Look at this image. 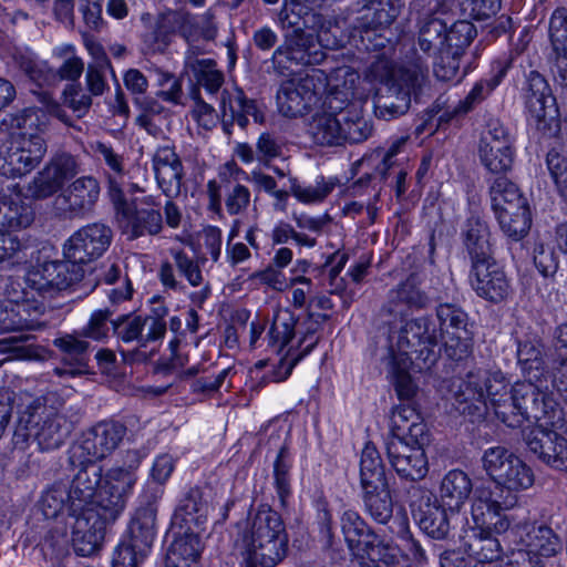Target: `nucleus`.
<instances>
[{
  "instance_id": "1",
  "label": "nucleus",
  "mask_w": 567,
  "mask_h": 567,
  "mask_svg": "<svg viewBox=\"0 0 567 567\" xmlns=\"http://www.w3.org/2000/svg\"><path fill=\"white\" fill-rule=\"evenodd\" d=\"M412 68H392L388 61H377L370 71L381 86L374 96L375 115L391 120L405 114L411 105V96L416 99L425 80L423 58L416 55L411 61Z\"/></svg>"
},
{
  "instance_id": "2",
  "label": "nucleus",
  "mask_w": 567,
  "mask_h": 567,
  "mask_svg": "<svg viewBox=\"0 0 567 567\" xmlns=\"http://www.w3.org/2000/svg\"><path fill=\"white\" fill-rule=\"evenodd\" d=\"M245 567H275L287 555L288 535L277 512L260 508L237 539Z\"/></svg>"
},
{
  "instance_id": "3",
  "label": "nucleus",
  "mask_w": 567,
  "mask_h": 567,
  "mask_svg": "<svg viewBox=\"0 0 567 567\" xmlns=\"http://www.w3.org/2000/svg\"><path fill=\"white\" fill-rule=\"evenodd\" d=\"M439 331L430 317L423 316L411 320L394 318L389 322V350L393 360L410 358L422 361L424 368H431L439 359Z\"/></svg>"
},
{
  "instance_id": "4",
  "label": "nucleus",
  "mask_w": 567,
  "mask_h": 567,
  "mask_svg": "<svg viewBox=\"0 0 567 567\" xmlns=\"http://www.w3.org/2000/svg\"><path fill=\"white\" fill-rule=\"evenodd\" d=\"M526 422H535L538 427H563V410L547 393L530 381L512 385V398L502 423L518 429Z\"/></svg>"
},
{
  "instance_id": "5",
  "label": "nucleus",
  "mask_w": 567,
  "mask_h": 567,
  "mask_svg": "<svg viewBox=\"0 0 567 567\" xmlns=\"http://www.w3.org/2000/svg\"><path fill=\"white\" fill-rule=\"evenodd\" d=\"M71 431L72 425L64 415L52 406L34 404L19 414L14 439L23 443L33 437L41 450L49 451L60 447Z\"/></svg>"
},
{
  "instance_id": "6",
  "label": "nucleus",
  "mask_w": 567,
  "mask_h": 567,
  "mask_svg": "<svg viewBox=\"0 0 567 567\" xmlns=\"http://www.w3.org/2000/svg\"><path fill=\"white\" fill-rule=\"evenodd\" d=\"M326 80L321 70L312 69L305 75L284 81L277 92L279 112L290 118L307 114L326 87Z\"/></svg>"
},
{
  "instance_id": "7",
  "label": "nucleus",
  "mask_w": 567,
  "mask_h": 567,
  "mask_svg": "<svg viewBox=\"0 0 567 567\" xmlns=\"http://www.w3.org/2000/svg\"><path fill=\"white\" fill-rule=\"evenodd\" d=\"M324 59L326 52L321 50L315 33L299 29L285 34L282 43L271 55V63L277 73L285 75L293 66L315 65Z\"/></svg>"
},
{
  "instance_id": "8",
  "label": "nucleus",
  "mask_w": 567,
  "mask_h": 567,
  "mask_svg": "<svg viewBox=\"0 0 567 567\" xmlns=\"http://www.w3.org/2000/svg\"><path fill=\"white\" fill-rule=\"evenodd\" d=\"M110 197L115 206L118 227L128 239L146 235L155 236L161 233L163 228L161 212L153 208L137 209L130 205L116 178L110 181Z\"/></svg>"
},
{
  "instance_id": "9",
  "label": "nucleus",
  "mask_w": 567,
  "mask_h": 567,
  "mask_svg": "<svg viewBox=\"0 0 567 567\" xmlns=\"http://www.w3.org/2000/svg\"><path fill=\"white\" fill-rule=\"evenodd\" d=\"M478 156L483 166L492 174H507L515 161L514 138L498 120H491L483 132Z\"/></svg>"
},
{
  "instance_id": "10",
  "label": "nucleus",
  "mask_w": 567,
  "mask_h": 567,
  "mask_svg": "<svg viewBox=\"0 0 567 567\" xmlns=\"http://www.w3.org/2000/svg\"><path fill=\"white\" fill-rule=\"evenodd\" d=\"M440 338L449 334L444 343V352L453 361H461L467 358L472 349V338L468 331V316L455 303H440L436 307Z\"/></svg>"
},
{
  "instance_id": "11",
  "label": "nucleus",
  "mask_w": 567,
  "mask_h": 567,
  "mask_svg": "<svg viewBox=\"0 0 567 567\" xmlns=\"http://www.w3.org/2000/svg\"><path fill=\"white\" fill-rule=\"evenodd\" d=\"M525 105L539 131L558 128L559 111L556 99L545 78L537 71L529 72L525 89Z\"/></svg>"
},
{
  "instance_id": "12",
  "label": "nucleus",
  "mask_w": 567,
  "mask_h": 567,
  "mask_svg": "<svg viewBox=\"0 0 567 567\" xmlns=\"http://www.w3.org/2000/svg\"><path fill=\"white\" fill-rule=\"evenodd\" d=\"M100 192V183L95 177H79L55 197L54 207L64 218H83L93 210Z\"/></svg>"
},
{
  "instance_id": "13",
  "label": "nucleus",
  "mask_w": 567,
  "mask_h": 567,
  "mask_svg": "<svg viewBox=\"0 0 567 567\" xmlns=\"http://www.w3.org/2000/svg\"><path fill=\"white\" fill-rule=\"evenodd\" d=\"M113 239L112 229L102 223H92L76 230L64 244L65 258L83 264L101 257Z\"/></svg>"
},
{
  "instance_id": "14",
  "label": "nucleus",
  "mask_w": 567,
  "mask_h": 567,
  "mask_svg": "<svg viewBox=\"0 0 567 567\" xmlns=\"http://www.w3.org/2000/svg\"><path fill=\"white\" fill-rule=\"evenodd\" d=\"M470 284L475 293L492 303H499L511 295V282L495 258L471 265Z\"/></svg>"
},
{
  "instance_id": "15",
  "label": "nucleus",
  "mask_w": 567,
  "mask_h": 567,
  "mask_svg": "<svg viewBox=\"0 0 567 567\" xmlns=\"http://www.w3.org/2000/svg\"><path fill=\"white\" fill-rule=\"evenodd\" d=\"M558 427H537L525 437L528 453L557 471H567V439Z\"/></svg>"
},
{
  "instance_id": "16",
  "label": "nucleus",
  "mask_w": 567,
  "mask_h": 567,
  "mask_svg": "<svg viewBox=\"0 0 567 567\" xmlns=\"http://www.w3.org/2000/svg\"><path fill=\"white\" fill-rule=\"evenodd\" d=\"M452 405L471 422L480 421L487 411L485 392L481 385L480 374L467 373L465 379H454L450 384Z\"/></svg>"
},
{
  "instance_id": "17",
  "label": "nucleus",
  "mask_w": 567,
  "mask_h": 567,
  "mask_svg": "<svg viewBox=\"0 0 567 567\" xmlns=\"http://www.w3.org/2000/svg\"><path fill=\"white\" fill-rule=\"evenodd\" d=\"M126 427L116 421H102L89 429L83 436L80 449L87 462L102 460L117 449Z\"/></svg>"
},
{
  "instance_id": "18",
  "label": "nucleus",
  "mask_w": 567,
  "mask_h": 567,
  "mask_svg": "<svg viewBox=\"0 0 567 567\" xmlns=\"http://www.w3.org/2000/svg\"><path fill=\"white\" fill-rule=\"evenodd\" d=\"M171 256L173 258V262H162L158 270L159 280L166 289L174 291H182L185 289V286L177 280L175 268L181 276L186 278L190 286L198 287L203 284L204 277L200 269V261H204L205 258L195 260L183 249H171Z\"/></svg>"
},
{
  "instance_id": "19",
  "label": "nucleus",
  "mask_w": 567,
  "mask_h": 567,
  "mask_svg": "<svg viewBox=\"0 0 567 567\" xmlns=\"http://www.w3.org/2000/svg\"><path fill=\"white\" fill-rule=\"evenodd\" d=\"M53 346L61 353V362L68 368H55L54 374L58 377H75L86 372L92 350L91 343L81 333L64 334L54 339Z\"/></svg>"
},
{
  "instance_id": "20",
  "label": "nucleus",
  "mask_w": 567,
  "mask_h": 567,
  "mask_svg": "<svg viewBox=\"0 0 567 567\" xmlns=\"http://www.w3.org/2000/svg\"><path fill=\"white\" fill-rule=\"evenodd\" d=\"M158 187L169 197H177L181 194L184 168L179 156L172 147H159L153 156Z\"/></svg>"
},
{
  "instance_id": "21",
  "label": "nucleus",
  "mask_w": 567,
  "mask_h": 567,
  "mask_svg": "<svg viewBox=\"0 0 567 567\" xmlns=\"http://www.w3.org/2000/svg\"><path fill=\"white\" fill-rule=\"evenodd\" d=\"M430 298L415 284L413 277H409L396 288L389 291L388 301L382 307L383 316L402 318L412 310H421L429 306Z\"/></svg>"
},
{
  "instance_id": "22",
  "label": "nucleus",
  "mask_w": 567,
  "mask_h": 567,
  "mask_svg": "<svg viewBox=\"0 0 567 567\" xmlns=\"http://www.w3.org/2000/svg\"><path fill=\"white\" fill-rule=\"evenodd\" d=\"M225 192V206L231 216L244 214L250 205V190L237 182L226 181L223 185L216 181L207 184L208 210L223 217L221 189Z\"/></svg>"
},
{
  "instance_id": "23",
  "label": "nucleus",
  "mask_w": 567,
  "mask_h": 567,
  "mask_svg": "<svg viewBox=\"0 0 567 567\" xmlns=\"http://www.w3.org/2000/svg\"><path fill=\"white\" fill-rule=\"evenodd\" d=\"M212 18L209 12L202 17L183 10L164 13L165 28H173L174 33H178L186 42L214 39L216 30L212 24Z\"/></svg>"
},
{
  "instance_id": "24",
  "label": "nucleus",
  "mask_w": 567,
  "mask_h": 567,
  "mask_svg": "<svg viewBox=\"0 0 567 567\" xmlns=\"http://www.w3.org/2000/svg\"><path fill=\"white\" fill-rule=\"evenodd\" d=\"M101 284L109 286L120 284V287L113 288L109 292V299L112 305H117L132 298V282L118 262H103L92 274L86 276L83 286L89 288V291H93Z\"/></svg>"
},
{
  "instance_id": "25",
  "label": "nucleus",
  "mask_w": 567,
  "mask_h": 567,
  "mask_svg": "<svg viewBox=\"0 0 567 567\" xmlns=\"http://www.w3.org/2000/svg\"><path fill=\"white\" fill-rule=\"evenodd\" d=\"M461 237L471 265L494 258L488 225L478 215H471L464 223Z\"/></svg>"
},
{
  "instance_id": "26",
  "label": "nucleus",
  "mask_w": 567,
  "mask_h": 567,
  "mask_svg": "<svg viewBox=\"0 0 567 567\" xmlns=\"http://www.w3.org/2000/svg\"><path fill=\"white\" fill-rule=\"evenodd\" d=\"M445 31L446 23L442 19L436 17H429L424 19L420 24L417 35V45L422 54L414 51L412 56L408 58V63L411 64V61L416 55L422 56L425 65V72L427 70V65L425 63L426 58H435L445 53Z\"/></svg>"
},
{
  "instance_id": "27",
  "label": "nucleus",
  "mask_w": 567,
  "mask_h": 567,
  "mask_svg": "<svg viewBox=\"0 0 567 567\" xmlns=\"http://www.w3.org/2000/svg\"><path fill=\"white\" fill-rule=\"evenodd\" d=\"M476 373L480 374L487 408L491 406L497 420L502 422L509 406L512 385L501 371H477Z\"/></svg>"
},
{
  "instance_id": "28",
  "label": "nucleus",
  "mask_w": 567,
  "mask_h": 567,
  "mask_svg": "<svg viewBox=\"0 0 567 567\" xmlns=\"http://www.w3.org/2000/svg\"><path fill=\"white\" fill-rule=\"evenodd\" d=\"M105 528L82 513L75 517L72 530V546L79 556L87 557L95 554L102 546Z\"/></svg>"
},
{
  "instance_id": "29",
  "label": "nucleus",
  "mask_w": 567,
  "mask_h": 567,
  "mask_svg": "<svg viewBox=\"0 0 567 567\" xmlns=\"http://www.w3.org/2000/svg\"><path fill=\"white\" fill-rule=\"evenodd\" d=\"M75 514L78 511L84 516L97 523L106 529L109 523H113L125 508L124 498H68Z\"/></svg>"
},
{
  "instance_id": "30",
  "label": "nucleus",
  "mask_w": 567,
  "mask_h": 567,
  "mask_svg": "<svg viewBox=\"0 0 567 567\" xmlns=\"http://www.w3.org/2000/svg\"><path fill=\"white\" fill-rule=\"evenodd\" d=\"M157 506L154 501L142 502L131 517L130 539L137 543V548H151L156 534Z\"/></svg>"
},
{
  "instance_id": "31",
  "label": "nucleus",
  "mask_w": 567,
  "mask_h": 567,
  "mask_svg": "<svg viewBox=\"0 0 567 567\" xmlns=\"http://www.w3.org/2000/svg\"><path fill=\"white\" fill-rule=\"evenodd\" d=\"M414 516L420 528L430 537L443 539L447 536L450 523L442 498H425V502L419 505V511Z\"/></svg>"
},
{
  "instance_id": "32",
  "label": "nucleus",
  "mask_w": 567,
  "mask_h": 567,
  "mask_svg": "<svg viewBox=\"0 0 567 567\" xmlns=\"http://www.w3.org/2000/svg\"><path fill=\"white\" fill-rule=\"evenodd\" d=\"M34 213L19 194L7 196L1 188L0 194V227L12 230L27 228L32 224Z\"/></svg>"
},
{
  "instance_id": "33",
  "label": "nucleus",
  "mask_w": 567,
  "mask_h": 567,
  "mask_svg": "<svg viewBox=\"0 0 567 567\" xmlns=\"http://www.w3.org/2000/svg\"><path fill=\"white\" fill-rule=\"evenodd\" d=\"M520 543L539 557L554 556L560 548V538L546 525H527L518 528Z\"/></svg>"
},
{
  "instance_id": "34",
  "label": "nucleus",
  "mask_w": 567,
  "mask_h": 567,
  "mask_svg": "<svg viewBox=\"0 0 567 567\" xmlns=\"http://www.w3.org/2000/svg\"><path fill=\"white\" fill-rule=\"evenodd\" d=\"M113 336L117 341L124 343L136 342L138 348L123 353L124 360L127 362H145L148 354L140 349V315H121L111 321Z\"/></svg>"
},
{
  "instance_id": "35",
  "label": "nucleus",
  "mask_w": 567,
  "mask_h": 567,
  "mask_svg": "<svg viewBox=\"0 0 567 567\" xmlns=\"http://www.w3.org/2000/svg\"><path fill=\"white\" fill-rule=\"evenodd\" d=\"M514 505V502L502 506L494 498H474L472 515L476 524L485 525L488 528L493 526L497 534H502L507 532L511 525L508 517L502 515V512Z\"/></svg>"
},
{
  "instance_id": "36",
  "label": "nucleus",
  "mask_w": 567,
  "mask_h": 567,
  "mask_svg": "<svg viewBox=\"0 0 567 567\" xmlns=\"http://www.w3.org/2000/svg\"><path fill=\"white\" fill-rule=\"evenodd\" d=\"M342 532L352 555L358 559L365 549L377 540V536L354 512H346L342 516Z\"/></svg>"
},
{
  "instance_id": "37",
  "label": "nucleus",
  "mask_w": 567,
  "mask_h": 567,
  "mask_svg": "<svg viewBox=\"0 0 567 567\" xmlns=\"http://www.w3.org/2000/svg\"><path fill=\"white\" fill-rule=\"evenodd\" d=\"M14 306L17 331L40 330L44 327L41 317L44 315L45 305L42 300L31 299L19 291L12 293Z\"/></svg>"
},
{
  "instance_id": "38",
  "label": "nucleus",
  "mask_w": 567,
  "mask_h": 567,
  "mask_svg": "<svg viewBox=\"0 0 567 567\" xmlns=\"http://www.w3.org/2000/svg\"><path fill=\"white\" fill-rule=\"evenodd\" d=\"M202 551L200 539L193 533L174 538L166 554V567H192Z\"/></svg>"
},
{
  "instance_id": "39",
  "label": "nucleus",
  "mask_w": 567,
  "mask_h": 567,
  "mask_svg": "<svg viewBox=\"0 0 567 567\" xmlns=\"http://www.w3.org/2000/svg\"><path fill=\"white\" fill-rule=\"evenodd\" d=\"M339 118L333 113H316L308 128L313 142L321 146L342 145V127Z\"/></svg>"
},
{
  "instance_id": "40",
  "label": "nucleus",
  "mask_w": 567,
  "mask_h": 567,
  "mask_svg": "<svg viewBox=\"0 0 567 567\" xmlns=\"http://www.w3.org/2000/svg\"><path fill=\"white\" fill-rule=\"evenodd\" d=\"M489 186V196L494 213L509 207H523L528 205L515 183L506 177V174H497Z\"/></svg>"
},
{
  "instance_id": "41",
  "label": "nucleus",
  "mask_w": 567,
  "mask_h": 567,
  "mask_svg": "<svg viewBox=\"0 0 567 567\" xmlns=\"http://www.w3.org/2000/svg\"><path fill=\"white\" fill-rule=\"evenodd\" d=\"M508 69V64L496 61L493 64V76L489 80L477 82L464 100L460 101L454 109L455 115H463L474 109L501 83Z\"/></svg>"
},
{
  "instance_id": "42",
  "label": "nucleus",
  "mask_w": 567,
  "mask_h": 567,
  "mask_svg": "<svg viewBox=\"0 0 567 567\" xmlns=\"http://www.w3.org/2000/svg\"><path fill=\"white\" fill-rule=\"evenodd\" d=\"M465 551L478 563L494 561L503 553L501 542L487 530L473 532L464 542Z\"/></svg>"
},
{
  "instance_id": "43",
  "label": "nucleus",
  "mask_w": 567,
  "mask_h": 567,
  "mask_svg": "<svg viewBox=\"0 0 567 567\" xmlns=\"http://www.w3.org/2000/svg\"><path fill=\"white\" fill-rule=\"evenodd\" d=\"M495 216L503 233L515 241L523 239L529 231L532 217L528 205L498 210Z\"/></svg>"
},
{
  "instance_id": "44",
  "label": "nucleus",
  "mask_w": 567,
  "mask_h": 567,
  "mask_svg": "<svg viewBox=\"0 0 567 567\" xmlns=\"http://www.w3.org/2000/svg\"><path fill=\"white\" fill-rule=\"evenodd\" d=\"M50 280L53 281L55 292L64 290L78 282H85L83 262L65 258V260L48 261Z\"/></svg>"
},
{
  "instance_id": "45",
  "label": "nucleus",
  "mask_w": 567,
  "mask_h": 567,
  "mask_svg": "<svg viewBox=\"0 0 567 567\" xmlns=\"http://www.w3.org/2000/svg\"><path fill=\"white\" fill-rule=\"evenodd\" d=\"M13 62L19 70L32 82L39 86L49 85L55 82L54 70L47 61L40 60L34 54L28 52H16Z\"/></svg>"
},
{
  "instance_id": "46",
  "label": "nucleus",
  "mask_w": 567,
  "mask_h": 567,
  "mask_svg": "<svg viewBox=\"0 0 567 567\" xmlns=\"http://www.w3.org/2000/svg\"><path fill=\"white\" fill-rule=\"evenodd\" d=\"M363 102H354L350 113L343 112L339 118L342 127V144L360 143L367 140L372 127L362 115Z\"/></svg>"
},
{
  "instance_id": "47",
  "label": "nucleus",
  "mask_w": 567,
  "mask_h": 567,
  "mask_svg": "<svg viewBox=\"0 0 567 567\" xmlns=\"http://www.w3.org/2000/svg\"><path fill=\"white\" fill-rule=\"evenodd\" d=\"M442 496H470L475 492L477 496H484L485 493L492 494L484 484L474 483L471 477L461 470L450 471L441 483Z\"/></svg>"
},
{
  "instance_id": "48",
  "label": "nucleus",
  "mask_w": 567,
  "mask_h": 567,
  "mask_svg": "<svg viewBox=\"0 0 567 567\" xmlns=\"http://www.w3.org/2000/svg\"><path fill=\"white\" fill-rule=\"evenodd\" d=\"M48 261L41 267L28 271L24 277V287H21L19 293L37 299L39 296L42 299L52 298L56 292L53 286V281L50 280Z\"/></svg>"
},
{
  "instance_id": "49",
  "label": "nucleus",
  "mask_w": 567,
  "mask_h": 567,
  "mask_svg": "<svg viewBox=\"0 0 567 567\" xmlns=\"http://www.w3.org/2000/svg\"><path fill=\"white\" fill-rule=\"evenodd\" d=\"M297 318L288 309H279L268 331L269 346L277 347L278 351L287 346L295 337Z\"/></svg>"
},
{
  "instance_id": "50",
  "label": "nucleus",
  "mask_w": 567,
  "mask_h": 567,
  "mask_svg": "<svg viewBox=\"0 0 567 567\" xmlns=\"http://www.w3.org/2000/svg\"><path fill=\"white\" fill-rule=\"evenodd\" d=\"M33 339L34 337L30 334L6 338L0 341L1 351L11 359L43 360L44 349L35 346Z\"/></svg>"
},
{
  "instance_id": "51",
  "label": "nucleus",
  "mask_w": 567,
  "mask_h": 567,
  "mask_svg": "<svg viewBox=\"0 0 567 567\" xmlns=\"http://www.w3.org/2000/svg\"><path fill=\"white\" fill-rule=\"evenodd\" d=\"M477 31L475 25L466 20L456 21L446 27L445 31V52L454 56H462L465 49L472 43L476 37Z\"/></svg>"
},
{
  "instance_id": "52",
  "label": "nucleus",
  "mask_w": 567,
  "mask_h": 567,
  "mask_svg": "<svg viewBox=\"0 0 567 567\" xmlns=\"http://www.w3.org/2000/svg\"><path fill=\"white\" fill-rule=\"evenodd\" d=\"M359 558L360 567H395L399 564L398 548L377 538Z\"/></svg>"
},
{
  "instance_id": "53",
  "label": "nucleus",
  "mask_w": 567,
  "mask_h": 567,
  "mask_svg": "<svg viewBox=\"0 0 567 567\" xmlns=\"http://www.w3.org/2000/svg\"><path fill=\"white\" fill-rule=\"evenodd\" d=\"M498 486L508 492H518L530 487L534 483L532 470L519 458H512L505 474H501Z\"/></svg>"
},
{
  "instance_id": "54",
  "label": "nucleus",
  "mask_w": 567,
  "mask_h": 567,
  "mask_svg": "<svg viewBox=\"0 0 567 567\" xmlns=\"http://www.w3.org/2000/svg\"><path fill=\"white\" fill-rule=\"evenodd\" d=\"M136 477L133 472L124 468H112L100 485V496H126L132 492Z\"/></svg>"
},
{
  "instance_id": "55",
  "label": "nucleus",
  "mask_w": 567,
  "mask_h": 567,
  "mask_svg": "<svg viewBox=\"0 0 567 567\" xmlns=\"http://www.w3.org/2000/svg\"><path fill=\"white\" fill-rule=\"evenodd\" d=\"M31 172V166L27 165L23 154L13 142L9 145L0 146V175L7 177H18Z\"/></svg>"
},
{
  "instance_id": "56",
  "label": "nucleus",
  "mask_w": 567,
  "mask_h": 567,
  "mask_svg": "<svg viewBox=\"0 0 567 567\" xmlns=\"http://www.w3.org/2000/svg\"><path fill=\"white\" fill-rule=\"evenodd\" d=\"M189 71L194 74L197 84L212 94L218 92L224 83V74L217 69V63L213 59L193 63Z\"/></svg>"
},
{
  "instance_id": "57",
  "label": "nucleus",
  "mask_w": 567,
  "mask_h": 567,
  "mask_svg": "<svg viewBox=\"0 0 567 567\" xmlns=\"http://www.w3.org/2000/svg\"><path fill=\"white\" fill-rule=\"evenodd\" d=\"M391 465L402 478L413 482L423 478L427 472V462L423 450L403 455Z\"/></svg>"
},
{
  "instance_id": "58",
  "label": "nucleus",
  "mask_w": 567,
  "mask_h": 567,
  "mask_svg": "<svg viewBox=\"0 0 567 567\" xmlns=\"http://www.w3.org/2000/svg\"><path fill=\"white\" fill-rule=\"evenodd\" d=\"M114 311L110 308L94 310L87 323L81 329L82 338L92 339L94 341H104L110 337V326Z\"/></svg>"
},
{
  "instance_id": "59",
  "label": "nucleus",
  "mask_w": 567,
  "mask_h": 567,
  "mask_svg": "<svg viewBox=\"0 0 567 567\" xmlns=\"http://www.w3.org/2000/svg\"><path fill=\"white\" fill-rule=\"evenodd\" d=\"M516 457L517 456L515 454L505 447L496 446L485 451L482 461L487 474L491 476L493 482L498 485L501 482L499 475L507 472V467H509V461Z\"/></svg>"
},
{
  "instance_id": "60",
  "label": "nucleus",
  "mask_w": 567,
  "mask_h": 567,
  "mask_svg": "<svg viewBox=\"0 0 567 567\" xmlns=\"http://www.w3.org/2000/svg\"><path fill=\"white\" fill-rule=\"evenodd\" d=\"M392 379L393 386L400 400H411L416 393L411 374L408 371L412 363L411 358H396L393 360Z\"/></svg>"
},
{
  "instance_id": "61",
  "label": "nucleus",
  "mask_w": 567,
  "mask_h": 567,
  "mask_svg": "<svg viewBox=\"0 0 567 567\" xmlns=\"http://www.w3.org/2000/svg\"><path fill=\"white\" fill-rule=\"evenodd\" d=\"M63 187L52 175L50 169L44 168L37 173L32 182L27 187L28 195L37 200L47 199L61 190Z\"/></svg>"
},
{
  "instance_id": "62",
  "label": "nucleus",
  "mask_w": 567,
  "mask_h": 567,
  "mask_svg": "<svg viewBox=\"0 0 567 567\" xmlns=\"http://www.w3.org/2000/svg\"><path fill=\"white\" fill-rule=\"evenodd\" d=\"M58 182L64 186L65 182L80 173L78 159L69 153L55 154L45 165Z\"/></svg>"
},
{
  "instance_id": "63",
  "label": "nucleus",
  "mask_w": 567,
  "mask_h": 567,
  "mask_svg": "<svg viewBox=\"0 0 567 567\" xmlns=\"http://www.w3.org/2000/svg\"><path fill=\"white\" fill-rule=\"evenodd\" d=\"M13 144L19 147V151L27 161V165L31 166V171L39 165L47 152L45 141L40 134L20 137Z\"/></svg>"
},
{
  "instance_id": "64",
  "label": "nucleus",
  "mask_w": 567,
  "mask_h": 567,
  "mask_svg": "<svg viewBox=\"0 0 567 567\" xmlns=\"http://www.w3.org/2000/svg\"><path fill=\"white\" fill-rule=\"evenodd\" d=\"M549 35L555 52L567 51V9L557 8L550 18Z\"/></svg>"
}]
</instances>
